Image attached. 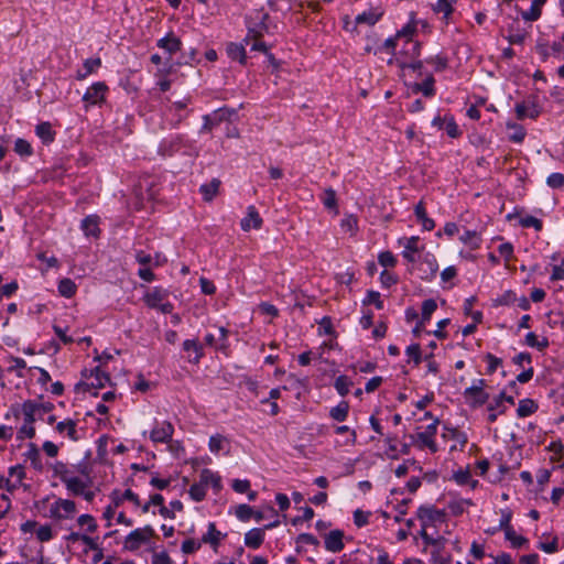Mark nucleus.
I'll return each instance as SVG.
<instances>
[{
	"label": "nucleus",
	"instance_id": "412c9836",
	"mask_svg": "<svg viewBox=\"0 0 564 564\" xmlns=\"http://www.w3.org/2000/svg\"><path fill=\"white\" fill-rule=\"evenodd\" d=\"M505 392H501L497 398L489 403L487 410L489 412L487 420L492 423L497 420L498 415L505 414L507 406L503 404Z\"/></svg>",
	"mask_w": 564,
	"mask_h": 564
},
{
	"label": "nucleus",
	"instance_id": "393cba45",
	"mask_svg": "<svg viewBox=\"0 0 564 564\" xmlns=\"http://www.w3.org/2000/svg\"><path fill=\"white\" fill-rule=\"evenodd\" d=\"M545 2L546 0H532L530 9L521 13L522 19L530 22L539 20Z\"/></svg>",
	"mask_w": 564,
	"mask_h": 564
},
{
	"label": "nucleus",
	"instance_id": "4468645a",
	"mask_svg": "<svg viewBox=\"0 0 564 564\" xmlns=\"http://www.w3.org/2000/svg\"><path fill=\"white\" fill-rule=\"evenodd\" d=\"M340 564H373V557L366 550H356L349 554H344Z\"/></svg>",
	"mask_w": 564,
	"mask_h": 564
},
{
	"label": "nucleus",
	"instance_id": "a19ab883",
	"mask_svg": "<svg viewBox=\"0 0 564 564\" xmlns=\"http://www.w3.org/2000/svg\"><path fill=\"white\" fill-rule=\"evenodd\" d=\"M414 91H421L426 97H433L435 95L434 78L430 76L423 83L416 84Z\"/></svg>",
	"mask_w": 564,
	"mask_h": 564
},
{
	"label": "nucleus",
	"instance_id": "dca6fc26",
	"mask_svg": "<svg viewBox=\"0 0 564 564\" xmlns=\"http://www.w3.org/2000/svg\"><path fill=\"white\" fill-rule=\"evenodd\" d=\"M383 11L379 9H370L358 14L355 19V25L351 31H356L358 24L375 25L382 17Z\"/></svg>",
	"mask_w": 564,
	"mask_h": 564
},
{
	"label": "nucleus",
	"instance_id": "20e7f679",
	"mask_svg": "<svg viewBox=\"0 0 564 564\" xmlns=\"http://www.w3.org/2000/svg\"><path fill=\"white\" fill-rule=\"evenodd\" d=\"M486 381L479 379L471 387L465 389L464 398L469 406L477 408L488 401L489 394L484 391Z\"/></svg>",
	"mask_w": 564,
	"mask_h": 564
},
{
	"label": "nucleus",
	"instance_id": "b1692460",
	"mask_svg": "<svg viewBox=\"0 0 564 564\" xmlns=\"http://www.w3.org/2000/svg\"><path fill=\"white\" fill-rule=\"evenodd\" d=\"M414 214L425 230L430 231L434 229L435 223L433 219L427 217L426 209L422 200L415 205Z\"/></svg>",
	"mask_w": 564,
	"mask_h": 564
},
{
	"label": "nucleus",
	"instance_id": "cd10ccee",
	"mask_svg": "<svg viewBox=\"0 0 564 564\" xmlns=\"http://www.w3.org/2000/svg\"><path fill=\"white\" fill-rule=\"evenodd\" d=\"M419 237H410L404 239V250L402 252V256L404 259H406L409 262H414V253L419 251Z\"/></svg>",
	"mask_w": 564,
	"mask_h": 564
},
{
	"label": "nucleus",
	"instance_id": "a878e982",
	"mask_svg": "<svg viewBox=\"0 0 564 564\" xmlns=\"http://www.w3.org/2000/svg\"><path fill=\"white\" fill-rule=\"evenodd\" d=\"M35 133L45 144L52 143L55 139V131L52 129V124L50 122H41L37 124Z\"/></svg>",
	"mask_w": 564,
	"mask_h": 564
},
{
	"label": "nucleus",
	"instance_id": "f704fd0d",
	"mask_svg": "<svg viewBox=\"0 0 564 564\" xmlns=\"http://www.w3.org/2000/svg\"><path fill=\"white\" fill-rule=\"evenodd\" d=\"M208 446L212 453L218 454L219 452L224 451L226 446H229V441L224 435L216 434L210 436Z\"/></svg>",
	"mask_w": 564,
	"mask_h": 564
},
{
	"label": "nucleus",
	"instance_id": "5701e85b",
	"mask_svg": "<svg viewBox=\"0 0 564 564\" xmlns=\"http://www.w3.org/2000/svg\"><path fill=\"white\" fill-rule=\"evenodd\" d=\"M158 46L172 55L181 50L182 42L173 33H170L165 37L158 41Z\"/></svg>",
	"mask_w": 564,
	"mask_h": 564
},
{
	"label": "nucleus",
	"instance_id": "39448f33",
	"mask_svg": "<svg viewBox=\"0 0 564 564\" xmlns=\"http://www.w3.org/2000/svg\"><path fill=\"white\" fill-rule=\"evenodd\" d=\"M108 86L104 82L94 83L84 94L83 101L86 107L99 106L105 101Z\"/></svg>",
	"mask_w": 564,
	"mask_h": 564
},
{
	"label": "nucleus",
	"instance_id": "423d86ee",
	"mask_svg": "<svg viewBox=\"0 0 564 564\" xmlns=\"http://www.w3.org/2000/svg\"><path fill=\"white\" fill-rule=\"evenodd\" d=\"M440 424L438 419H434L433 422L426 426L424 432L417 433L416 438L419 447H427L432 453H436L438 447L435 442V435L437 433V425Z\"/></svg>",
	"mask_w": 564,
	"mask_h": 564
},
{
	"label": "nucleus",
	"instance_id": "f8f14e48",
	"mask_svg": "<svg viewBox=\"0 0 564 564\" xmlns=\"http://www.w3.org/2000/svg\"><path fill=\"white\" fill-rule=\"evenodd\" d=\"M343 538L344 532L341 530L330 531L328 534L325 535L324 539L325 549L332 553L340 552L345 547Z\"/></svg>",
	"mask_w": 564,
	"mask_h": 564
},
{
	"label": "nucleus",
	"instance_id": "774afa93",
	"mask_svg": "<svg viewBox=\"0 0 564 564\" xmlns=\"http://www.w3.org/2000/svg\"><path fill=\"white\" fill-rule=\"evenodd\" d=\"M152 564H173V561L167 552L162 551L153 554Z\"/></svg>",
	"mask_w": 564,
	"mask_h": 564
},
{
	"label": "nucleus",
	"instance_id": "c85d7f7f",
	"mask_svg": "<svg viewBox=\"0 0 564 564\" xmlns=\"http://www.w3.org/2000/svg\"><path fill=\"white\" fill-rule=\"evenodd\" d=\"M89 382L86 383L87 387H91L95 389L104 388L106 382L110 380V377L98 367L91 372Z\"/></svg>",
	"mask_w": 564,
	"mask_h": 564
},
{
	"label": "nucleus",
	"instance_id": "864d4df0",
	"mask_svg": "<svg viewBox=\"0 0 564 564\" xmlns=\"http://www.w3.org/2000/svg\"><path fill=\"white\" fill-rule=\"evenodd\" d=\"M384 441L388 445L387 456L390 459H398L399 452H398V447H397V437L388 435Z\"/></svg>",
	"mask_w": 564,
	"mask_h": 564
},
{
	"label": "nucleus",
	"instance_id": "37998d69",
	"mask_svg": "<svg viewBox=\"0 0 564 564\" xmlns=\"http://www.w3.org/2000/svg\"><path fill=\"white\" fill-rule=\"evenodd\" d=\"M505 538L516 549H520V547H522L523 545H525L528 543V539L522 536V535H518L516 533V531L513 530V528L509 529L508 531L505 532Z\"/></svg>",
	"mask_w": 564,
	"mask_h": 564
},
{
	"label": "nucleus",
	"instance_id": "0e129e2a",
	"mask_svg": "<svg viewBox=\"0 0 564 564\" xmlns=\"http://www.w3.org/2000/svg\"><path fill=\"white\" fill-rule=\"evenodd\" d=\"M512 518V513L509 509L501 510V519L499 522V529L503 532L508 531L509 529H512V525L510 524Z\"/></svg>",
	"mask_w": 564,
	"mask_h": 564
},
{
	"label": "nucleus",
	"instance_id": "aec40b11",
	"mask_svg": "<svg viewBox=\"0 0 564 564\" xmlns=\"http://www.w3.org/2000/svg\"><path fill=\"white\" fill-rule=\"evenodd\" d=\"M65 541L67 543H77L83 542L89 550H99V544L97 542V539L86 534V533H79V532H70L68 535L65 536Z\"/></svg>",
	"mask_w": 564,
	"mask_h": 564
},
{
	"label": "nucleus",
	"instance_id": "e2e57ef3",
	"mask_svg": "<svg viewBox=\"0 0 564 564\" xmlns=\"http://www.w3.org/2000/svg\"><path fill=\"white\" fill-rule=\"evenodd\" d=\"M444 129L451 138H457L462 133L460 130L458 129V126L456 124V122L454 120V117H452V116L448 117Z\"/></svg>",
	"mask_w": 564,
	"mask_h": 564
},
{
	"label": "nucleus",
	"instance_id": "69168bd1",
	"mask_svg": "<svg viewBox=\"0 0 564 564\" xmlns=\"http://www.w3.org/2000/svg\"><path fill=\"white\" fill-rule=\"evenodd\" d=\"M406 355L414 361L415 365L421 362V347L419 344H412L406 348Z\"/></svg>",
	"mask_w": 564,
	"mask_h": 564
},
{
	"label": "nucleus",
	"instance_id": "f03ea898",
	"mask_svg": "<svg viewBox=\"0 0 564 564\" xmlns=\"http://www.w3.org/2000/svg\"><path fill=\"white\" fill-rule=\"evenodd\" d=\"M154 535V529L149 524L143 528H138L124 538L123 549L134 552L139 550L141 545L148 543Z\"/></svg>",
	"mask_w": 564,
	"mask_h": 564
},
{
	"label": "nucleus",
	"instance_id": "0eeeda50",
	"mask_svg": "<svg viewBox=\"0 0 564 564\" xmlns=\"http://www.w3.org/2000/svg\"><path fill=\"white\" fill-rule=\"evenodd\" d=\"M50 512L54 519H68L76 513V505L73 500L59 498L51 506Z\"/></svg>",
	"mask_w": 564,
	"mask_h": 564
},
{
	"label": "nucleus",
	"instance_id": "603ef678",
	"mask_svg": "<svg viewBox=\"0 0 564 564\" xmlns=\"http://www.w3.org/2000/svg\"><path fill=\"white\" fill-rule=\"evenodd\" d=\"M202 541L194 540V539H187L183 541L181 550L184 554H192L196 551H198L202 546Z\"/></svg>",
	"mask_w": 564,
	"mask_h": 564
},
{
	"label": "nucleus",
	"instance_id": "f3484780",
	"mask_svg": "<svg viewBox=\"0 0 564 564\" xmlns=\"http://www.w3.org/2000/svg\"><path fill=\"white\" fill-rule=\"evenodd\" d=\"M265 532L262 528H254L245 534V545L252 550L259 549L264 541Z\"/></svg>",
	"mask_w": 564,
	"mask_h": 564
},
{
	"label": "nucleus",
	"instance_id": "6ab92c4d",
	"mask_svg": "<svg viewBox=\"0 0 564 564\" xmlns=\"http://www.w3.org/2000/svg\"><path fill=\"white\" fill-rule=\"evenodd\" d=\"M225 536L226 534L216 529V524L214 522H209L208 530L203 534L200 541L202 543L209 544L214 550H216Z\"/></svg>",
	"mask_w": 564,
	"mask_h": 564
},
{
	"label": "nucleus",
	"instance_id": "7ed1b4c3",
	"mask_svg": "<svg viewBox=\"0 0 564 564\" xmlns=\"http://www.w3.org/2000/svg\"><path fill=\"white\" fill-rule=\"evenodd\" d=\"M167 291L161 288H153L143 297L144 303L151 307L156 308L163 314H170L174 306L167 299Z\"/></svg>",
	"mask_w": 564,
	"mask_h": 564
},
{
	"label": "nucleus",
	"instance_id": "13d9d810",
	"mask_svg": "<svg viewBox=\"0 0 564 564\" xmlns=\"http://www.w3.org/2000/svg\"><path fill=\"white\" fill-rule=\"evenodd\" d=\"M340 226L345 231H348L350 234H355L358 227V220L355 216L349 215L341 219Z\"/></svg>",
	"mask_w": 564,
	"mask_h": 564
},
{
	"label": "nucleus",
	"instance_id": "72a5a7b5",
	"mask_svg": "<svg viewBox=\"0 0 564 564\" xmlns=\"http://www.w3.org/2000/svg\"><path fill=\"white\" fill-rule=\"evenodd\" d=\"M460 241L469 247L470 250H476L480 247L481 238L477 231L466 230L460 236Z\"/></svg>",
	"mask_w": 564,
	"mask_h": 564
},
{
	"label": "nucleus",
	"instance_id": "4be33fe9",
	"mask_svg": "<svg viewBox=\"0 0 564 564\" xmlns=\"http://www.w3.org/2000/svg\"><path fill=\"white\" fill-rule=\"evenodd\" d=\"M82 230L86 236L98 237L100 234L99 229V217L96 215H89L82 220Z\"/></svg>",
	"mask_w": 564,
	"mask_h": 564
},
{
	"label": "nucleus",
	"instance_id": "7c9ffc66",
	"mask_svg": "<svg viewBox=\"0 0 564 564\" xmlns=\"http://www.w3.org/2000/svg\"><path fill=\"white\" fill-rule=\"evenodd\" d=\"M219 186L220 181L218 178H213L209 183L203 184L199 192L206 202H210L217 195Z\"/></svg>",
	"mask_w": 564,
	"mask_h": 564
},
{
	"label": "nucleus",
	"instance_id": "58836bf2",
	"mask_svg": "<svg viewBox=\"0 0 564 564\" xmlns=\"http://www.w3.org/2000/svg\"><path fill=\"white\" fill-rule=\"evenodd\" d=\"M79 528L84 529L87 533H94L98 529L96 519L90 514H82L77 519Z\"/></svg>",
	"mask_w": 564,
	"mask_h": 564
},
{
	"label": "nucleus",
	"instance_id": "6e6d98bb",
	"mask_svg": "<svg viewBox=\"0 0 564 564\" xmlns=\"http://www.w3.org/2000/svg\"><path fill=\"white\" fill-rule=\"evenodd\" d=\"M335 433L336 434H345V433H348L349 434V438L346 441V445H355L356 442H357V433L355 430H351L349 426L347 425H339V426H336L335 429Z\"/></svg>",
	"mask_w": 564,
	"mask_h": 564
},
{
	"label": "nucleus",
	"instance_id": "9b49d317",
	"mask_svg": "<svg viewBox=\"0 0 564 564\" xmlns=\"http://www.w3.org/2000/svg\"><path fill=\"white\" fill-rule=\"evenodd\" d=\"M456 0H437L433 6L432 10L436 14H442V21L445 24L453 22L455 13Z\"/></svg>",
	"mask_w": 564,
	"mask_h": 564
},
{
	"label": "nucleus",
	"instance_id": "338daca9",
	"mask_svg": "<svg viewBox=\"0 0 564 564\" xmlns=\"http://www.w3.org/2000/svg\"><path fill=\"white\" fill-rule=\"evenodd\" d=\"M36 538L41 541V542H46V541H50L52 538H53V533H52V528L47 524L45 525H41L37 530H36Z\"/></svg>",
	"mask_w": 564,
	"mask_h": 564
},
{
	"label": "nucleus",
	"instance_id": "c03bdc74",
	"mask_svg": "<svg viewBox=\"0 0 564 564\" xmlns=\"http://www.w3.org/2000/svg\"><path fill=\"white\" fill-rule=\"evenodd\" d=\"M437 304L433 299L425 300L422 303V323L430 321L432 314L436 311Z\"/></svg>",
	"mask_w": 564,
	"mask_h": 564
},
{
	"label": "nucleus",
	"instance_id": "473e14b6",
	"mask_svg": "<svg viewBox=\"0 0 564 564\" xmlns=\"http://www.w3.org/2000/svg\"><path fill=\"white\" fill-rule=\"evenodd\" d=\"M349 413V403L347 401H340L336 406L332 408L329 411V416L337 421L344 422Z\"/></svg>",
	"mask_w": 564,
	"mask_h": 564
},
{
	"label": "nucleus",
	"instance_id": "ea45409f",
	"mask_svg": "<svg viewBox=\"0 0 564 564\" xmlns=\"http://www.w3.org/2000/svg\"><path fill=\"white\" fill-rule=\"evenodd\" d=\"M351 386H352L351 380L347 376H344V375L337 377L334 382V387H335L336 391L341 397H345L348 394Z\"/></svg>",
	"mask_w": 564,
	"mask_h": 564
},
{
	"label": "nucleus",
	"instance_id": "8fccbe9b",
	"mask_svg": "<svg viewBox=\"0 0 564 564\" xmlns=\"http://www.w3.org/2000/svg\"><path fill=\"white\" fill-rule=\"evenodd\" d=\"M520 225L523 227V228H534L536 231H540L542 230V227H543V224H542V220L534 217V216H525L523 218L520 219Z\"/></svg>",
	"mask_w": 564,
	"mask_h": 564
},
{
	"label": "nucleus",
	"instance_id": "680f3d73",
	"mask_svg": "<svg viewBox=\"0 0 564 564\" xmlns=\"http://www.w3.org/2000/svg\"><path fill=\"white\" fill-rule=\"evenodd\" d=\"M546 184L552 188H561L564 186V174L562 173H552L546 178Z\"/></svg>",
	"mask_w": 564,
	"mask_h": 564
},
{
	"label": "nucleus",
	"instance_id": "052dcab7",
	"mask_svg": "<svg viewBox=\"0 0 564 564\" xmlns=\"http://www.w3.org/2000/svg\"><path fill=\"white\" fill-rule=\"evenodd\" d=\"M100 66H101V59L99 57L87 58L83 64L84 70H86V74H89V75L96 73Z\"/></svg>",
	"mask_w": 564,
	"mask_h": 564
},
{
	"label": "nucleus",
	"instance_id": "3c124183",
	"mask_svg": "<svg viewBox=\"0 0 564 564\" xmlns=\"http://www.w3.org/2000/svg\"><path fill=\"white\" fill-rule=\"evenodd\" d=\"M362 303L364 305L373 304L378 310L383 308V302L380 299V293L377 291H368L367 296Z\"/></svg>",
	"mask_w": 564,
	"mask_h": 564
},
{
	"label": "nucleus",
	"instance_id": "1a4fd4ad",
	"mask_svg": "<svg viewBox=\"0 0 564 564\" xmlns=\"http://www.w3.org/2000/svg\"><path fill=\"white\" fill-rule=\"evenodd\" d=\"M444 517V511L432 506H422L417 509V518L421 520L422 527H429L435 522L443 521Z\"/></svg>",
	"mask_w": 564,
	"mask_h": 564
},
{
	"label": "nucleus",
	"instance_id": "5fc2aeb1",
	"mask_svg": "<svg viewBox=\"0 0 564 564\" xmlns=\"http://www.w3.org/2000/svg\"><path fill=\"white\" fill-rule=\"evenodd\" d=\"M323 204L328 209H334L337 206L336 192L332 188H327L324 192Z\"/></svg>",
	"mask_w": 564,
	"mask_h": 564
},
{
	"label": "nucleus",
	"instance_id": "a211bd4d",
	"mask_svg": "<svg viewBox=\"0 0 564 564\" xmlns=\"http://www.w3.org/2000/svg\"><path fill=\"white\" fill-rule=\"evenodd\" d=\"M55 430L59 434H65L73 442H77L79 440L77 423L72 419H66L62 422H58L55 426Z\"/></svg>",
	"mask_w": 564,
	"mask_h": 564
},
{
	"label": "nucleus",
	"instance_id": "bb28decb",
	"mask_svg": "<svg viewBox=\"0 0 564 564\" xmlns=\"http://www.w3.org/2000/svg\"><path fill=\"white\" fill-rule=\"evenodd\" d=\"M539 409L538 403L532 399H522L517 409L518 417H527L534 414Z\"/></svg>",
	"mask_w": 564,
	"mask_h": 564
},
{
	"label": "nucleus",
	"instance_id": "09e8293b",
	"mask_svg": "<svg viewBox=\"0 0 564 564\" xmlns=\"http://www.w3.org/2000/svg\"><path fill=\"white\" fill-rule=\"evenodd\" d=\"M14 151L21 156H30L33 153L31 144L24 139H17Z\"/></svg>",
	"mask_w": 564,
	"mask_h": 564
},
{
	"label": "nucleus",
	"instance_id": "e433bc0d",
	"mask_svg": "<svg viewBox=\"0 0 564 564\" xmlns=\"http://www.w3.org/2000/svg\"><path fill=\"white\" fill-rule=\"evenodd\" d=\"M525 344L529 347L536 348L539 351H543L549 347V339L546 337H542L539 339V337L534 333H528L525 336Z\"/></svg>",
	"mask_w": 564,
	"mask_h": 564
},
{
	"label": "nucleus",
	"instance_id": "f257e3e1",
	"mask_svg": "<svg viewBox=\"0 0 564 564\" xmlns=\"http://www.w3.org/2000/svg\"><path fill=\"white\" fill-rule=\"evenodd\" d=\"M268 20L269 14L263 10H254L247 18L248 33L243 42L250 45L252 51L268 53L265 43L261 41L263 33L268 30Z\"/></svg>",
	"mask_w": 564,
	"mask_h": 564
},
{
	"label": "nucleus",
	"instance_id": "a18cd8bd",
	"mask_svg": "<svg viewBox=\"0 0 564 564\" xmlns=\"http://www.w3.org/2000/svg\"><path fill=\"white\" fill-rule=\"evenodd\" d=\"M236 517L243 522L249 521L253 516V509L249 505H238L235 509Z\"/></svg>",
	"mask_w": 564,
	"mask_h": 564
},
{
	"label": "nucleus",
	"instance_id": "79ce46f5",
	"mask_svg": "<svg viewBox=\"0 0 564 564\" xmlns=\"http://www.w3.org/2000/svg\"><path fill=\"white\" fill-rule=\"evenodd\" d=\"M54 474L65 484V479H69L74 476L73 471L62 462H56L53 466Z\"/></svg>",
	"mask_w": 564,
	"mask_h": 564
},
{
	"label": "nucleus",
	"instance_id": "4d7b16f0",
	"mask_svg": "<svg viewBox=\"0 0 564 564\" xmlns=\"http://www.w3.org/2000/svg\"><path fill=\"white\" fill-rule=\"evenodd\" d=\"M379 263L384 268H393L397 264V259L390 251H383L378 257Z\"/></svg>",
	"mask_w": 564,
	"mask_h": 564
},
{
	"label": "nucleus",
	"instance_id": "de8ad7c7",
	"mask_svg": "<svg viewBox=\"0 0 564 564\" xmlns=\"http://www.w3.org/2000/svg\"><path fill=\"white\" fill-rule=\"evenodd\" d=\"M371 511H364L361 509H357L354 511V523L358 528H362L369 523V518L371 517Z\"/></svg>",
	"mask_w": 564,
	"mask_h": 564
},
{
	"label": "nucleus",
	"instance_id": "49530a36",
	"mask_svg": "<svg viewBox=\"0 0 564 564\" xmlns=\"http://www.w3.org/2000/svg\"><path fill=\"white\" fill-rule=\"evenodd\" d=\"M206 486L200 481L197 484H193L189 488V496L194 501H202L206 496Z\"/></svg>",
	"mask_w": 564,
	"mask_h": 564
},
{
	"label": "nucleus",
	"instance_id": "2eb2a0df",
	"mask_svg": "<svg viewBox=\"0 0 564 564\" xmlns=\"http://www.w3.org/2000/svg\"><path fill=\"white\" fill-rule=\"evenodd\" d=\"M183 350L188 354L187 359L191 364H198L204 356L203 347L196 339H186L183 343Z\"/></svg>",
	"mask_w": 564,
	"mask_h": 564
},
{
	"label": "nucleus",
	"instance_id": "6e6552de",
	"mask_svg": "<svg viewBox=\"0 0 564 564\" xmlns=\"http://www.w3.org/2000/svg\"><path fill=\"white\" fill-rule=\"evenodd\" d=\"M174 426L169 421L156 422L150 432V438L154 443H169L172 440Z\"/></svg>",
	"mask_w": 564,
	"mask_h": 564
},
{
	"label": "nucleus",
	"instance_id": "ddd939ff",
	"mask_svg": "<svg viewBox=\"0 0 564 564\" xmlns=\"http://www.w3.org/2000/svg\"><path fill=\"white\" fill-rule=\"evenodd\" d=\"M241 229L249 231L251 228L260 229L262 226V218L260 217L257 208L251 205L247 208V215L240 221Z\"/></svg>",
	"mask_w": 564,
	"mask_h": 564
},
{
	"label": "nucleus",
	"instance_id": "2f4dec72",
	"mask_svg": "<svg viewBox=\"0 0 564 564\" xmlns=\"http://www.w3.org/2000/svg\"><path fill=\"white\" fill-rule=\"evenodd\" d=\"M64 485L66 486L67 490H69L75 496L84 494V489L88 488V482L76 476H73L69 479H65Z\"/></svg>",
	"mask_w": 564,
	"mask_h": 564
},
{
	"label": "nucleus",
	"instance_id": "4c0bfd02",
	"mask_svg": "<svg viewBox=\"0 0 564 564\" xmlns=\"http://www.w3.org/2000/svg\"><path fill=\"white\" fill-rule=\"evenodd\" d=\"M77 286L72 279H62L58 283V293L64 297H72L75 295Z\"/></svg>",
	"mask_w": 564,
	"mask_h": 564
},
{
	"label": "nucleus",
	"instance_id": "bf43d9fd",
	"mask_svg": "<svg viewBox=\"0 0 564 564\" xmlns=\"http://www.w3.org/2000/svg\"><path fill=\"white\" fill-rule=\"evenodd\" d=\"M508 128L513 130V132L509 137V139L511 141L517 142V143H520L523 141V139L525 137V130L523 129V127L513 123V124H508Z\"/></svg>",
	"mask_w": 564,
	"mask_h": 564
},
{
	"label": "nucleus",
	"instance_id": "c756f323",
	"mask_svg": "<svg viewBox=\"0 0 564 564\" xmlns=\"http://www.w3.org/2000/svg\"><path fill=\"white\" fill-rule=\"evenodd\" d=\"M199 481L206 487L212 486L215 489H220V477L213 473L210 469H203L199 475Z\"/></svg>",
	"mask_w": 564,
	"mask_h": 564
},
{
	"label": "nucleus",
	"instance_id": "c9c22d12",
	"mask_svg": "<svg viewBox=\"0 0 564 564\" xmlns=\"http://www.w3.org/2000/svg\"><path fill=\"white\" fill-rule=\"evenodd\" d=\"M227 54L232 61H238L241 64L246 62V50L241 44L230 43L227 46Z\"/></svg>",
	"mask_w": 564,
	"mask_h": 564
},
{
	"label": "nucleus",
	"instance_id": "9d476101",
	"mask_svg": "<svg viewBox=\"0 0 564 564\" xmlns=\"http://www.w3.org/2000/svg\"><path fill=\"white\" fill-rule=\"evenodd\" d=\"M516 113L519 120L524 118L535 119L540 115V107L534 98H529L516 105Z\"/></svg>",
	"mask_w": 564,
	"mask_h": 564
}]
</instances>
